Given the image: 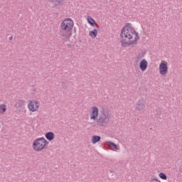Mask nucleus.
Segmentation results:
<instances>
[{"label": "nucleus", "mask_w": 182, "mask_h": 182, "mask_svg": "<svg viewBox=\"0 0 182 182\" xmlns=\"http://www.w3.org/2000/svg\"><path fill=\"white\" fill-rule=\"evenodd\" d=\"M46 138L47 140H48V141H52V140L55 139V134L52 132H47L46 134Z\"/></svg>", "instance_id": "12"}, {"label": "nucleus", "mask_w": 182, "mask_h": 182, "mask_svg": "<svg viewBox=\"0 0 182 182\" xmlns=\"http://www.w3.org/2000/svg\"><path fill=\"white\" fill-rule=\"evenodd\" d=\"M40 104L37 100H31L28 104V107L30 112H38L39 110Z\"/></svg>", "instance_id": "5"}, {"label": "nucleus", "mask_w": 182, "mask_h": 182, "mask_svg": "<svg viewBox=\"0 0 182 182\" xmlns=\"http://www.w3.org/2000/svg\"><path fill=\"white\" fill-rule=\"evenodd\" d=\"M25 105V101L23 100H19L18 102L14 105V107L16 109H19Z\"/></svg>", "instance_id": "14"}, {"label": "nucleus", "mask_w": 182, "mask_h": 182, "mask_svg": "<svg viewBox=\"0 0 182 182\" xmlns=\"http://www.w3.org/2000/svg\"><path fill=\"white\" fill-rule=\"evenodd\" d=\"M99 117V108L97 107H92V112L90 114V119L91 120H97Z\"/></svg>", "instance_id": "7"}, {"label": "nucleus", "mask_w": 182, "mask_h": 182, "mask_svg": "<svg viewBox=\"0 0 182 182\" xmlns=\"http://www.w3.org/2000/svg\"><path fill=\"white\" fill-rule=\"evenodd\" d=\"M144 107H146V104L144 103V100L141 99L137 101L136 104V110H138V112H141V110L144 109Z\"/></svg>", "instance_id": "8"}, {"label": "nucleus", "mask_w": 182, "mask_h": 182, "mask_svg": "<svg viewBox=\"0 0 182 182\" xmlns=\"http://www.w3.org/2000/svg\"><path fill=\"white\" fill-rule=\"evenodd\" d=\"M12 39H14V37L11 36L9 37V41H12Z\"/></svg>", "instance_id": "22"}, {"label": "nucleus", "mask_w": 182, "mask_h": 182, "mask_svg": "<svg viewBox=\"0 0 182 182\" xmlns=\"http://www.w3.org/2000/svg\"><path fill=\"white\" fill-rule=\"evenodd\" d=\"M110 120V114L108 111H106L105 109L101 110V114L97 118L96 123L97 126L105 127L107 126Z\"/></svg>", "instance_id": "3"}, {"label": "nucleus", "mask_w": 182, "mask_h": 182, "mask_svg": "<svg viewBox=\"0 0 182 182\" xmlns=\"http://www.w3.org/2000/svg\"><path fill=\"white\" fill-rule=\"evenodd\" d=\"M120 43L122 48H127L130 45H134L140 39L139 33L132 26L124 27L121 31Z\"/></svg>", "instance_id": "1"}, {"label": "nucleus", "mask_w": 182, "mask_h": 182, "mask_svg": "<svg viewBox=\"0 0 182 182\" xmlns=\"http://www.w3.org/2000/svg\"><path fill=\"white\" fill-rule=\"evenodd\" d=\"M159 114H161V112L159 111Z\"/></svg>", "instance_id": "23"}, {"label": "nucleus", "mask_w": 182, "mask_h": 182, "mask_svg": "<svg viewBox=\"0 0 182 182\" xmlns=\"http://www.w3.org/2000/svg\"><path fill=\"white\" fill-rule=\"evenodd\" d=\"M67 46H68V48H72V44H70V43L68 44Z\"/></svg>", "instance_id": "21"}, {"label": "nucleus", "mask_w": 182, "mask_h": 182, "mask_svg": "<svg viewBox=\"0 0 182 182\" xmlns=\"http://www.w3.org/2000/svg\"><path fill=\"white\" fill-rule=\"evenodd\" d=\"M89 35L92 39H95V38L97 36V30L94 29L93 31H90Z\"/></svg>", "instance_id": "16"}, {"label": "nucleus", "mask_w": 182, "mask_h": 182, "mask_svg": "<svg viewBox=\"0 0 182 182\" xmlns=\"http://www.w3.org/2000/svg\"><path fill=\"white\" fill-rule=\"evenodd\" d=\"M106 144H107V146H108V147H110L113 150H120V148L119 146H117V145L116 144H114V142H112V141H109L106 142Z\"/></svg>", "instance_id": "11"}, {"label": "nucleus", "mask_w": 182, "mask_h": 182, "mask_svg": "<svg viewBox=\"0 0 182 182\" xmlns=\"http://www.w3.org/2000/svg\"><path fill=\"white\" fill-rule=\"evenodd\" d=\"M147 60H146V59L142 60L139 63V69H141L142 72H144V70L147 69Z\"/></svg>", "instance_id": "10"}, {"label": "nucleus", "mask_w": 182, "mask_h": 182, "mask_svg": "<svg viewBox=\"0 0 182 182\" xmlns=\"http://www.w3.org/2000/svg\"><path fill=\"white\" fill-rule=\"evenodd\" d=\"M87 22L91 25V26H97V23H96V21H95V19L92 17L87 18Z\"/></svg>", "instance_id": "15"}, {"label": "nucleus", "mask_w": 182, "mask_h": 182, "mask_svg": "<svg viewBox=\"0 0 182 182\" xmlns=\"http://www.w3.org/2000/svg\"><path fill=\"white\" fill-rule=\"evenodd\" d=\"M160 178H162V180H167V175H166V173L161 172L159 174Z\"/></svg>", "instance_id": "19"}, {"label": "nucleus", "mask_w": 182, "mask_h": 182, "mask_svg": "<svg viewBox=\"0 0 182 182\" xmlns=\"http://www.w3.org/2000/svg\"><path fill=\"white\" fill-rule=\"evenodd\" d=\"M73 20L70 18H65L62 21L60 24V29L63 31L60 33V36L65 38V39H69L72 36V29H73Z\"/></svg>", "instance_id": "2"}, {"label": "nucleus", "mask_w": 182, "mask_h": 182, "mask_svg": "<svg viewBox=\"0 0 182 182\" xmlns=\"http://www.w3.org/2000/svg\"><path fill=\"white\" fill-rule=\"evenodd\" d=\"M144 57V55H143V53H141V54L140 53L139 54L136 58L138 59V60H140V59H143Z\"/></svg>", "instance_id": "20"}, {"label": "nucleus", "mask_w": 182, "mask_h": 182, "mask_svg": "<svg viewBox=\"0 0 182 182\" xmlns=\"http://www.w3.org/2000/svg\"><path fill=\"white\" fill-rule=\"evenodd\" d=\"M48 2L52 4L53 8H56L59 5H63V0H48Z\"/></svg>", "instance_id": "9"}, {"label": "nucleus", "mask_w": 182, "mask_h": 182, "mask_svg": "<svg viewBox=\"0 0 182 182\" xmlns=\"http://www.w3.org/2000/svg\"><path fill=\"white\" fill-rule=\"evenodd\" d=\"M156 110H160V109H157Z\"/></svg>", "instance_id": "24"}, {"label": "nucleus", "mask_w": 182, "mask_h": 182, "mask_svg": "<svg viewBox=\"0 0 182 182\" xmlns=\"http://www.w3.org/2000/svg\"><path fill=\"white\" fill-rule=\"evenodd\" d=\"M6 112V105H0V114H4Z\"/></svg>", "instance_id": "17"}, {"label": "nucleus", "mask_w": 182, "mask_h": 182, "mask_svg": "<svg viewBox=\"0 0 182 182\" xmlns=\"http://www.w3.org/2000/svg\"><path fill=\"white\" fill-rule=\"evenodd\" d=\"M111 173H113V171H111Z\"/></svg>", "instance_id": "25"}, {"label": "nucleus", "mask_w": 182, "mask_h": 182, "mask_svg": "<svg viewBox=\"0 0 182 182\" xmlns=\"http://www.w3.org/2000/svg\"><path fill=\"white\" fill-rule=\"evenodd\" d=\"M102 140V137L100 136L94 135L92 137V144H96V143H99Z\"/></svg>", "instance_id": "13"}, {"label": "nucleus", "mask_w": 182, "mask_h": 182, "mask_svg": "<svg viewBox=\"0 0 182 182\" xmlns=\"http://www.w3.org/2000/svg\"><path fill=\"white\" fill-rule=\"evenodd\" d=\"M167 72H168L167 62L162 61L159 65V73L162 76H164V75H167Z\"/></svg>", "instance_id": "6"}, {"label": "nucleus", "mask_w": 182, "mask_h": 182, "mask_svg": "<svg viewBox=\"0 0 182 182\" xmlns=\"http://www.w3.org/2000/svg\"><path fill=\"white\" fill-rule=\"evenodd\" d=\"M48 143L43 137L38 138L33 142V149L35 151H42Z\"/></svg>", "instance_id": "4"}, {"label": "nucleus", "mask_w": 182, "mask_h": 182, "mask_svg": "<svg viewBox=\"0 0 182 182\" xmlns=\"http://www.w3.org/2000/svg\"><path fill=\"white\" fill-rule=\"evenodd\" d=\"M61 86H62L63 89H68V87L69 86V81H68V80L63 81L61 82Z\"/></svg>", "instance_id": "18"}]
</instances>
